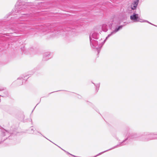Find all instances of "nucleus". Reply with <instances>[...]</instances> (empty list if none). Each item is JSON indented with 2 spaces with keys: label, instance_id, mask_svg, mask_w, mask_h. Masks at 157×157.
<instances>
[{
  "label": "nucleus",
  "instance_id": "f257e3e1",
  "mask_svg": "<svg viewBox=\"0 0 157 157\" xmlns=\"http://www.w3.org/2000/svg\"><path fill=\"white\" fill-rule=\"evenodd\" d=\"M130 18L131 20L135 22L140 21L143 22H145L144 20L141 19L139 17L138 14L135 13L131 15Z\"/></svg>",
  "mask_w": 157,
  "mask_h": 157
},
{
  "label": "nucleus",
  "instance_id": "f03ea898",
  "mask_svg": "<svg viewBox=\"0 0 157 157\" xmlns=\"http://www.w3.org/2000/svg\"><path fill=\"white\" fill-rule=\"evenodd\" d=\"M138 1L137 0L135 1L131 5L130 7L132 10H135L138 5Z\"/></svg>",
  "mask_w": 157,
  "mask_h": 157
},
{
  "label": "nucleus",
  "instance_id": "7ed1b4c3",
  "mask_svg": "<svg viewBox=\"0 0 157 157\" xmlns=\"http://www.w3.org/2000/svg\"><path fill=\"white\" fill-rule=\"evenodd\" d=\"M122 27L121 26H120L118 27V28L116 29H115L114 31L115 32H116L118 31L120 29L122 28Z\"/></svg>",
  "mask_w": 157,
  "mask_h": 157
},
{
  "label": "nucleus",
  "instance_id": "20e7f679",
  "mask_svg": "<svg viewBox=\"0 0 157 157\" xmlns=\"http://www.w3.org/2000/svg\"><path fill=\"white\" fill-rule=\"evenodd\" d=\"M106 151H105L103 152H101V153H99V154H98L96 156H95L94 157H95L96 156H98V155H99L101 154H102V153H103L104 152H105Z\"/></svg>",
  "mask_w": 157,
  "mask_h": 157
}]
</instances>
